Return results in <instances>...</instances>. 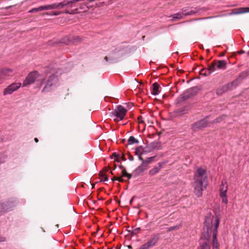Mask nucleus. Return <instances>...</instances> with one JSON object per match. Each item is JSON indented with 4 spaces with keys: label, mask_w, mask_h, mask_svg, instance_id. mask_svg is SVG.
<instances>
[{
    "label": "nucleus",
    "mask_w": 249,
    "mask_h": 249,
    "mask_svg": "<svg viewBox=\"0 0 249 249\" xmlns=\"http://www.w3.org/2000/svg\"><path fill=\"white\" fill-rule=\"evenodd\" d=\"M208 186V178L206 170L202 168H198L194 176V193L198 197L202 196V192Z\"/></svg>",
    "instance_id": "1"
},
{
    "label": "nucleus",
    "mask_w": 249,
    "mask_h": 249,
    "mask_svg": "<svg viewBox=\"0 0 249 249\" xmlns=\"http://www.w3.org/2000/svg\"><path fill=\"white\" fill-rule=\"evenodd\" d=\"M78 1V0L70 1L65 0L61 2L52 3L53 9L64 8L63 13L74 14L78 11L77 5H76Z\"/></svg>",
    "instance_id": "2"
},
{
    "label": "nucleus",
    "mask_w": 249,
    "mask_h": 249,
    "mask_svg": "<svg viewBox=\"0 0 249 249\" xmlns=\"http://www.w3.org/2000/svg\"><path fill=\"white\" fill-rule=\"evenodd\" d=\"M213 219L211 214L209 213L205 217L204 221L205 227L203 228L201 235L199 239H202L204 241L210 242V237L211 233H213Z\"/></svg>",
    "instance_id": "3"
},
{
    "label": "nucleus",
    "mask_w": 249,
    "mask_h": 249,
    "mask_svg": "<svg viewBox=\"0 0 249 249\" xmlns=\"http://www.w3.org/2000/svg\"><path fill=\"white\" fill-rule=\"evenodd\" d=\"M17 203L16 200L14 198H10L5 202H0V215L12 211L16 207Z\"/></svg>",
    "instance_id": "4"
},
{
    "label": "nucleus",
    "mask_w": 249,
    "mask_h": 249,
    "mask_svg": "<svg viewBox=\"0 0 249 249\" xmlns=\"http://www.w3.org/2000/svg\"><path fill=\"white\" fill-rule=\"evenodd\" d=\"M59 79L58 77L53 74L49 76L47 83L42 90V92H48L50 91L58 85Z\"/></svg>",
    "instance_id": "5"
},
{
    "label": "nucleus",
    "mask_w": 249,
    "mask_h": 249,
    "mask_svg": "<svg viewBox=\"0 0 249 249\" xmlns=\"http://www.w3.org/2000/svg\"><path fill=\"white\" fill-rule=\"evenodd\" d=\"M126 109L121 105H118L110 113V117L114 116L116 118L114 119L116 122L122 120L126 115Z\"/></svg>",
    "instance_id": "6"
},
{
    "label": "nucleus",
    "mask_w": 249,
    "mask_h": 249,
    "mask_svg": "<svg viewBox=\"0 0 249 249\" xmlns=\"http://www.w3.org/2000/svg\"><path fill=\"white\" fill-rule=\"evenodd\" d=\"M236 82L231 81L218 87L215 90V93L218 96L222 95L226 92L232 90L236 88Z\"/></svg>",
    "instance_id": "7"
},
{
    "label": "nucleus",
    "mask_w": 249,
    "mask_h": 249,
    "mask_svg": "<svg viewBox=\"0 0 249 249\" xmlns=\"http://www.w3.org/2000/svg\"><path fill=\"white\" fill-rule=\"evenodd\" d=\"M219 219L215 217L214 219L213 229V248L219 249V243L217 239V229L219 225Z\"/></svg>",
    "instance_id": "8"
},
{
    "label": "nucleus",
    "mask_w": 249,
    "mask_h": 249,
    "mask_svg": "<svg viewBox=\"0 0 249 249\" xmlns=\"http://www.w3.org/2000/svg\"><path fill=\"white\" fill-rule=\"evenodd\" d=\"M160 239L159 234H154L152 237L148 240L145 243L141 246L139 249H149L154 247L158 243Z\"/></svg>",
    "instance_id": "9"
},
{
    "label": "nucleus",
    "mask_w": 249,
    "mask_h": 249,
    "mask_svg": "<svg viewBox=\"0 0 249 249\" xmlns=\"http://www.w3.org/2000/svg\"><path fill=\"white\" fill-rule=\"evenodd\" d=\"M38 76L39 74L37 71L30 72L23 82V87H26L34 83Z\"/></svg>",
    "instance_id": "10"
},
{
    "label": "nucleus",
    "mask_w": 249,
    "mask_h": 249,
    "mask_svg": "<svg viewBox=\"0 0 249 249\" xmlns=\"http://www.w3.org/2000/svg\"><path fill=\"white\" fill-rule=\"evenodd\" d=\"M206 117L205 118L201 119L200 120L194 123L192 126V129L194 131H196L198 130L201 129L202 128L206 127L208 125V122Z\"/></svg>",
    "instance_id": "11"
},
{
    "label": "nucleus",
    "mask_w": 249,
    "mask_h": 249,
    "mask_svg": "<svg viewBox=\"0 0 249 249\" xmlns=\"http://www.w3.org/2000/svg\"><path fill=\"white\" fill-rule=\"evenodd\" d=\"M21 86V83H13L5 89L3 91V95L11 94L14 91L18 90Z\"/></svg>",
    "instance_id": "12"
},
{
    "label": "nucleus",
    "mask_w": 249,
    "mask_h": 249,
    "mask_svg": "<svg viewBox=\"0 0 249 249\" xmlns=\"http://www.w3.org/2000/svg\"><path fill=\"white\" fill-rule=\"evenodd\" d=\"M249 75V68L246 70L241 72L239 73L238 77L233 81L236 82V87L241 83L242 80L245 79Z\"/></svg>",
    "instance_id": "13"
},
{
    "label": "nucleus",
    "mask_w": 249,
    "mask_h": 249,
    "mask_svg": "<svg viewBox=\"0 0 249 249\" xmlns=\"http://www.w3.org/2000/svg\"><path fill=\"white\" fill-rule=\"evenodd\" d=\"M182 14L185 16L193 15L196 14L199 11V9L197 8L185 7L182 9Z\"/></svg>",
    "instance_id": "14"
},
{
    "label": "nucleus",
    "mask_w": 249,
    "mask_h": 249,
    "mask_svg": "<svg viewBox=\"0 0 249 249\" xmlns=\"http://www.w3.org/2000/svg\"><path fill=\"white\" fill-rule=\"evenodd\" d=\"M148 166L144 165L143 163L139 165L133 172V175L136 178L142 174V173L148 169Z\"/></svg>",
    "instance_id": "15"
},
{
    "label": "nucleus",
    "mask_w": 249,
    "mask_h": 249,
    "mask_svg": "<svg viewBox=\"0 0 249 249\" xmlns=\"http://www.w3.org/2000/svg\"><path fill=\"white\" fill-rule=\"evenodd\" d=\"M53 9L52 4L40 6L37 8H34L29 11V13H33L37 12L43 10H48Z\"/></svg>",
    "instance_id": "16"
},
{
    "label": "nucleus",
    "mask_w": 249,
    "mask_h": 249,
    "mask_svg": "<svg viewBox=\"0 0 249 249\" xmlns=\"http://www.w3.org/2000/svg\"><path fill=\"white\" fill-rule=\"evenodd\" d=\"M192 95L189 92V91L187 90L184 92L177 99L178 102L185 101L186 100L191 98Z\"/></svg>",
    "instance_id": "17"
},
{
    "label": "nucleus",
    "mask_w": 249,
    "mask_h": 249,
    "mask_svg": "<svg viewBox=\"0 0 249 249\" xmlns=\"http://www.w3.org/2000/svg\"><path fill=\"white\" fill-rule=\"evenodd\" d=\"M192 95L189 92V91L187 90L184 92L177 99L178 102L185 101L186 100L191 98Z\"/></svg>",
    "instance_id": "18"
},
{
    "label": "nucleus",
    "mask_w": 249,
    "mask_h": 249,
    "mask_svg": "<svg viewBox=\"0 0 249 249\" xmlns=\"http://www.w3.org/2000/svg\"><path fill=\"white\" fill-rule=\"evenodd\" d=\"M211 245L210 242H207L204 241L202 239H199V246L197 247V249H210Z\"/></svg>",
    "instance_id": "19"
},
{
    "label": "nucleus",
    "mask_w": 249,
    "mask_h": 249,
    "mask_svg": "<svg viewBox=\"0 0 249 249\" xmlns=\"http://www.w3.org/2000/svg\"><path fill=\"white\" fill-rule=\"evenodd\" d=\"M228 190V185L226 181L223 180L220 186L219 195H227V191Z\"/></svg>",
    "instance_id": "20"
},
{
    "label": "nucleus",
    "mask_w": 249,
    "mask_h": 249,
    "mask_svg": "<svg viewBox=\"0 0 249 249\" xmlns=\"http://www.w3.org/2000/svg\"><path fill=\"white\" fill-rule=\"evenodd\" d=\"M214 61L217 69L223 70H225L226 69L227 62L225 60H214Z\"/></svg>",
    "instance_id": "21"
},
{
    "label": "nucleus",
    "mask_w": 249,
    "mask_h": 249,
    "mask_svg": "<svg viewBox=\"0 0 249 249\" xmlns=\"http://www.w3.org/2000/svg\"><path fill=\"white\" fill-rule=\"evenodd\" d=\"M247 12H249V7H241L237 9H234L232 10V13L236 15Z\"/></svg>",
    "instance_id": "22"
},
{
    "label": "nucleus",
    "mask_w": 249,
    "mask_h": 249,
    "mask_svg": "<svg viewBox=\"0 0 249 249\" xmlns=\"http://www.w3.org/2000/svg\"><path fill=\"white\" fill-rule=\"evenodd\" d=\"M216 65L214 60L213 61L211 64L208 65L207 68V70H205L204 71H208L207 74L205 73V75H210L214 71L216 70Z\"/></svg>",
    "instance_id": "23"
},
{
    "label": "nucleus",
    "mask_w": 249,
    "mask_h": 249,
    "mask_svg": "<svg viewBox=\"0 0 249 249\" xmlns=\"http://www.w3.org/2000/svg\"><path fill=\"white\" fill-rule=\"evenodd\" d=\"M159 88L160 86L158 83L155 82L152 85V94L154 95H158L159 92Z\"/></svg>",
    "instance_id": "24"
},
{
    "label": "nucleus",
    "mask_w": 249,
    "mask_h": 249,
    "mask_svg": "<svg viewBox=\"0 0 249 249\" xmlns=\"http://www.w3.org/2000/svg\"><path fill=\"white\" fill-rule=\"evenodd\" d=\"M199 90H200V89L198 88L197 87H192V88L188 89L189 92L192 95V96H194L196 95L197 93L199 91Z\"/></svg>",
    "instance_id": "25"
},
{
    "label": "nucleus",
    "mask_w": 249,
    "mask_h": 249,
    "mask_svg": "<svg viewBox=\"0 0 249 249\" xmlns=\"http://www.w3.org/2000/svg\"><path fill=\"white\" fill-rule=\"evenodd\" d=\"M150 147L152 149H161L160 142H154L150 144Z\"/></svg>",
    "instance_id": "26"
},
{
    "label": "nucleus",
    "mask_w": 249,
    "mask_h": 249,
    "mask_svg": "<svg viewBox=\"0 0 249 249\" xmlns=\"http://www.w3.org/2000/svg\"><path fill=\"white\" fill-rule=\"evenodd\" d=\"M190 109V107L188 106L184 107H183L179 108L178 109L177 112L183 114L187 113Z\"/></svg>",
    "instance_id": "27"
},
{
    "label": "nucleus",
    "mask_w": 249,
    "mask_h": 249,
    "mask_svg": "<svg viewBox=\"0 0 249 249\" xmlns=\"http://www.w3.org/2000/svg\"><path fill=\"white\" fill-rule=\"evenodd\" d=\"M160 168H158L157 166H154L152 169L149 170V175L153 176L160 172Z\"/></svg>",
    "instance_id": "28"
},
{
    "label": "nucleus",
    "mask_w": 249,
    "mask_h": 249,
    "mask_svg": "<svg viewBox=\"0 0 249 249\" xmlns=\"http://www.w3.org/2000/svg\"><path fill=\"white\" fill-rule=\"evenodd\" d=\"M4 71H13L11 69H0V80L4 79L6 77Z\"/></svg>",
    "instance_id": "29"
},
{
    "label": "nucleus",
    "mask_w": 249,
    "mask_h": 249,
    "mask_svg": "<svg viewBox=\"0 0 249 249\" xmlns=\"http://www.w3.org/2000/svg\"><path fill=\"white\" fill-rule=\"evenodd\" d=\"M128 144L131 145L134 143H138L139 141L133 136H130L127 141Z\"/></svg>",
    "instance_id": "30"
},
{
    "label": "nucleus",
    "mask_w": 249,
    "mask_h": 249,
    "mask_svg": "<svg viewBox=\"0 0 249 249\" xmlns=\"http://www.w3.org/2000/svg\"><path fill=\"white\" fill-rule=\"evenodd\" d=\"M155 157H156L155 156H153V157L147 158L146 159L144 160V161L142 162V163H144V165L148 166L147 164L152 162L154 160Z\"/></svg>",
    "instance_id": "31"
},
{
    "label": "nucleus",
    "mask_w": 249,
    "mask_h": 249,
    "mask_svg": "<svg viewBox=\"0 0 249 249\" xmlns=\"http://www.w3.org/2000/svg\"><path fill=\"white\" fill-rule=\"evenodd\" d=\"M172 21H175L177 19H181L182 18L181 15L180 13H178L174 14L172 16Z\"/></svg>",
    "instance_id": "32"
},
{
    "label": "nucleus",
    "mask_w": 249,
    "mask_h": 249,
    "mask_svg": "<svg viewBox=\"0 0 249 249\" xmlns=\"http://www.w3.org/2000/svg\"><path fill=\"white\" fill-rule=\"evenodd\" d=\"M142 149V146H140L137 147L135 149V153L136 155L140 156V155L142 154V152L141 151Z\"/></svg>",
    "instance_id": "33"
},
{
    "label": "nucleus",
    "mask_w": 249,
    "mask_h": 249,
    "mask_svg": "<svg viewBox=\"0 0 249 249\" xmlns=\"http://www.w3.org/2000/svg\"><path fill=\"white\" fill-rule=\"evenodd\" d=\"M104 59L107 62L109 61V62L110 63H115V62H117L118 61V60L116 59H114V58H112V57H108L107 56H105V58H104Z\"/></svg>",
    "instance_id": "34"
},
{
    "label": "nucleus",
    "mask_w": 249,
    "mask_h": 249,
    "mask_svg": "<svg viewBox=\"0 0 249 249\" xmlns=\"http://www.w3.org/2000/svg\"><path fill=\"white\" fill-rule=\"evenodd\" d=\"M222 198V203H224L225 204H227L228 203V199L227 198V195H219Z\"/></svg>",
    "instance_id": "35"
},
{
    "label": "nucleus",
    "mask_w": 249,
    "mask_h": 249,
    "mask_svg": "<svg viewBox=\"0 0 249 249\" xmlns=\"http://www.w3.org/2000/svg\"><path fill=\"white\" fill-rule=\"evenodd\" d=\"M140 230H141L140 228H137L131 231V234L133 235H136Z\"/></svg>",
    "instance_id": "36"
},
{
    "label": "nucleus",
    "mask_w": 249,
    "mask_h": 249,
    "mask_svg": "<svg viewBox=\"0 0 249 249\" xmlns=\"http://www.w3.org/2000/svg\"><path fill=\"white\" fill-rule=\"evenodd\" d=\"M205 70H207V68H203L201 69L199 72L200 74L204 76H208L209 75H205V73L207 74L208 71H204Z\"/></svg>",
    "instance_id": "37"
},
{
    "label": "nucleus",
    "mask_w": 249,
    "mask_h": 249,
    "mask_svg": "<svg viewBox=\"0 0 249 249\" xmlns=\"http://www.w3.org/2000/svg\"><path fill=\"white\" fill-rule=\"evenodd\" d=\"M100 175L101 177H104V178H102L101 179V180H100L101 181H106L108 180V177L106 175H104L102 172H100Z\"/></svg>",
    "instance_id": "38"
},
{
    "label": "nucleus",
    "mask_w": 249,
    "mask_h": 249,
    "mask_svg": "<svg viewBox=\"0 0 249 249\" xmlns=\"http://www.w3.org/2000/svg\"><path fill=\"white\" fill-rule=\"evenodd\" d=\"M61 13H63V12H51L50 13H46V14L48 15L57 16Z\"/></svg>",
    "instance_id": "39"
},
{
    "label": "nucleus",
    "mask_w": 249,
    "mask_h": 249,
    "mask_svg": "<svg viewBox=\"0 0 249 249\" xmlns=\"http://www.w3.org/2000/svg\"><path fill=\"white\" fill-rule=\"evenodd\" d=\"M112 156H113L114 157L117 158L115 160L116 162H120V160L118 158L120 156V154H117V153H116V152H114V153H113V154H112Z\"/></svg>",
    "instance_id": "40"
},
{
    "label": "nucleus",
    "mask_w": 249,
    "mask_h": 249,
    "mask_svg": "<svg viewBox=\"0 0 249 249\" xmlns=\"http://www.w3.org/2000/svg\"><path fill=\"white\" fill-rule=\"evenodd\" d=\"M166 163H167V161H163L162 162H160L158 163V166H157L158 168H160V170L161 169V168L162 167V166L165 164Z\"/></svg>",
    "instance_id": "41"
},
{
    "label": "nucleus",
    "mask_w": 249,
    "mask_h": 249,
    "mask_svg": "<svg viewBox=\"0 0 249 249\" xmlns=\"http://www.w3.org/2000/svg\"><path fill=\"white\" fill-rule=\"evenodd\" d=\"M6 159L5 156L3 155H0V164L4 162Z\"/></svg>",
    "instance_id": "42"
},
{
    "label": "nucleus",
    "mask_w": 249,
    "mask_h": 249,
    "mask_svg": "<svg viewBox=\"0 0 249 249\" xmlns=\"http://www.w3.org/2000/svg\"><path fill=\"white\" fill-rule=\"evenodd\" d=\"M222 118L221 117H219V118H217L215 119H214L213 121V123H219L221 121H222Z\"/></svg>",
    "instance_id": "43"
},
{
    "label": "nucleus",
    "mask_w": 249,
    "mask_h": 249,
    "mask_svg": "<svg viewBox=\"0 0 249 249\" xmlns=\"http://www.w3.org/2000/svg\"><path fill=\"white\" fill-rule=\"evenodd\" d=\"M122 176L123 177H125L126 176V175L128 174L127 173L126 170H125V169H124L123 170H122Z\"/></svg>",
    "instance_id": "44"
},
{
    "label": "nucleus",
    "mask_w": 249,
    "mask_h": 249,
    "mask_svg": "<svg viewBox=\"0 0 249 249\" xmlns=\"http://www.w3.org/2000/svg\"><path fill=\"white\" fill-rule=\"evenodd\" d=\"M176 229H178L177 226H173V227H171L169 228L167 231H173L174 230H176Z\"/></svg>",
    "instance_id": "45"
},
{
    "label": "nucleus",
    "mask_w": 249,
    "mask_h": 249,
    "mask_svg": "<svg viewBox=\"0 0 249 249\" xmlns=\"http://www.w3.org/2000/svg\"><path fill=\"white\" fill-rule=\"evenodd\" d=\"M138 121H139V123H143V121L142 120V116H139L138 117Z\"/></svg>",
    "instance_id": "46"
},
{
    "label": "nucleus",
    "mask_w": 249,
    "mask_h": 249,
    "mask_svg": "<svg viewBox=\"0 0 249 249\" xmlns=\"http://www.w3.org/2000/svg\"><path fill=\"white\" fill-rule=\"evenodd\" d=\"M128 160L130 161H132L134 160L133 157L130 155L129 153H128Z\"/></svg>",
    "instance_id": "47"
},
{
    "label": "nucleus",
    "mask_w": 249,
    "mask_h": 249,
    "mask_svg": "<svg viewBox=\"0 0 249 249\" xmlns=\"http://www.w3.org/2000/svg\"><path fill=\"white\" fill-rule=\"evenodd\" d=\"M116 180L119 182H123L124 181L122 177H117V179H116Z\"/></svg>",
    "instance_id": "48"
},
{
    "label": "nucleus",
    "mask_w": 249,
    "mask_h": 249,
    "mask_svg": "<svg viewBox=\"0 0 249 249\" xmlns=\"http://www.w3.org/2000/svg\"><path fill=\"white\" fill-rule=\"evenodd\" d=\"M12 72V71H4L5 76H9Z\"/></svg>",
    "instance_id": "49"
},
{
    "label": "nucleus",
    "mask_w": 249,
    "mask_h": 249,
    "mask_svg": "<svg viewBox=\"0 0 249 249\" xmlns=\"http://www.w3.org/2000/svg\"><path fill=\"white\" fill-rule=\"evenodd\" d=\"M133 176V174H129L128 173L127 175H126V176L125 177H127L128 179H130L131 178V177Z\"/></svg>",
    "instance_id": "50"
},
{
    "label": "nucleus",
    "mask_w": 249,
    "mask_h": 249,
    "mask_svg": "<svg viewBox=\"0 0 249 249\" xmlns=\"http://www.w3.org/2000/svg\"><path fill=\"white\" fill-rule=\"evenodd\" d=\"M138 156L139 160H141L142 161V162L143 161H144L145 160H144L142 158V155H140V156Z\"/></svg>",
    "instance_id": "51"
},
{
    "label": "nucleus",
    "mask_w": 249,
    "mask_h": 249,
    "mask_svg": "<svg viewBox=\"0 0 249 249\" xmlns=\"http://www.w3.org/2000/svg\"><path fill=\"white\" fill-rule=\"evenodd\" d=\"M119 52V50H118L117 49H116L112 51L111 53H118Z\"/></svg>",
    "instance_id": "52"
},
{
    "label": "nucleus",
    "mask_w": 249,
    "mask_h": 249,
    "mask_svg": "<svg viewBox=\"0 0 249 249\" xmlns=\"http://www.w3.org/2000/svg\"><path fill=\"white\" fill-rule=\"evenodd\" d=\"M5 241V238L3 237H0V242H4Z\"/></svg>",
    "instance_id": "53"
},
{
    "label": "nucleus",
    "mask_w": 249,
    "mask_h": 249,
    "mask_svg": "<svg viewBox=\"0 0 249 249\" xmlns=\"http://www.w3.org/2000/svg\"><path fill=\"white\" fill-rule=\"evenodd\" d=\"M104 171H105V173L108 172V167H105L104 168Z\"/></svg>",
    "instance_id": "54"
},
{
    "label": "nucleus",
    "mask_w": 249,
    "mask_h": 249,
    "mask_svg": "<svg viewBox=\"0 0 249 249\" xmlns=\"http://www.w3.org/2000/svg\"><path fill=\"white\" fill-rule=\"evenodd\" d=\"M121 159L124 160V161H125L126 160V159L125 158L124 156V155H123L122 157H121Z\"/></svg>",
    "instance_id": "55"
},
{
    "label": "nucleus",
    "mask_w": 249,
    "mask_h": 249,
    "mask_svg": "<svg viewBox=\"0 0 249 249\" xmlns=\"http://www.w3.org/2000/svg\"><path fill=\"white\" fill-rule=\"evenodd\" d=\"M245 52L244 50H241L239 52V53L240 54H243Z\"/></svg>",
    "instance_id": "56"
},
{
    "label": "nucleus",
    "mask_w": 249,
    "mask_h": 249,
    "mask_svg": "<svg viewBox=\"0 0 249 249\" xmlns=\"http://www.w3.org/2000/svg\"><path fill=\"white\" fill-rule=\"evenodd\" d=\"M135 198V196H133L132 197V198L131 199V200H130V203L131 204L133 202V200L134 199V198Z\"/></svg>",
    "instance_id": "57"
},
{
    "label": "nucleus",
    "mask_w": 249,
    "mask_h": 249,
    "mask_svg": "<svg viewBox=\"0 0 249 249\" xmlns=\"http://www.w3.org/2000/svg\"><path fill=\"white\" fill-rule=\"evenodd\" d=\"M119 168H120V169H122V170H123L124 169H125V168H124V167L123 165H119Z\"/></svg>",
    "instance_id": "58"
},
{
    "label": "nucleus",
    "mask_w": 249,
    "mask_h": 249,
    "mask_svg": "<svg viewBox=\"0 0 249 249\" xmlns=\"http://www.w3.org/2000/svg\"><path fill=\"white\" fill-rule=\"evenodd\" d=\"M116 179H117V177H114L113 178H111L112 181H114V180H116Z\"/></svg>",
    "instance_id": "59"
},
{
    "label": "nucleus",
    "mask_w": 249,
    "mask_h": 249,
    "mask_svg": "<svg viewBox=\"0 0 249 249\" xmlns=\"http://www.w3.org/2000/svg\"><path fill=\"white\" fill-rule=\"evenodd\" d=\"M35 141L36 142H38V140L37 138H35V139H34Z\"/></svg>",
    "instance_id": "60"
},
{
    "label": "nucleus",
    "mask_w": 249,
    "mask_h": 249,
    "mask_svg": "<svg viewBox=\"0 0 249 249\" xmlns=\"http://www.w3.org/2000/svg\"><path fill=\"white\" fill-rule=\"evenodd\" d=\"M127 248L129 249H132V247L131 246V245H128L127 246Z\"/></svg>",
    "instance_id": "61"
},
{
    "label": "nucleus",
    "mask_w": 249,
    "mask_h": 249,
    "mask_svg": "<svg viewBox=\"0 0 249 249\" xmlns=\"http://www.w3.org/2000/svg\"><path fill=\"white\" fill-rule=\"evenodd\" d=\"M116 168V165L114 164V169H115Z\"/></svg>",
    "instance_id": "62"
},
{
    "label": "nucleus",
    "mask_w": 249,
    "mask_h": 249,
    "mask_svg": "<svg viewBox=\"0 0 249 249\" xmlns=\"http://www.w3.org/2000/svg\"><path fill=\"white\" fill-rule=\"evenodd\" d=\"M12 6H8L6 7L7 9H8V8H10L12 7Z\"/></svg>",
    "instance_id": "63"
},
{
    "label": "nucleus",
    "mask_w": 249,
    "mask_h": 249,
    "mask_svg": "<svg viewBox=\"0 0 249 249\" xmlns=\"http://www.w3.org/2000/svg\"><path fill=\"white\" fill-rule=\"evenodd\" d=\"M2 140V139L1 137H0V142H1Z\"/></svg>",
    "instance_id": "64"
}]
</instances>
